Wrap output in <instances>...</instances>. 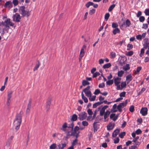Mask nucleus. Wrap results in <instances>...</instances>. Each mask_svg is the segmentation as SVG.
Instances as JSON below:
<instances>
[{"mask_svg":"<svg viewBox=\"0 0 149 149\" xmlns=\"http://www.w3.org/2000/svg\"><path fill=\"white\" fill-rule=\"evenodd\" d=\"M134 107L133 105L131 106L129 109L130 111V112H132L134 111Z\"/></svg>","mask_w":149,"mask_h":149,"instance_id":"obj_51","label":"nucleus"},{"mask_svg":"<svg viewBox=\"0 0 149 149\" xmlns=\"http://www.w3.org/2000/svg\"><path fill=\"white\" fill-rule=\"evenodd\" d=\"M84 51L83 48H82L80 51V54L79 55L80 59V58H82L84 55Z\"/></svg>","mask_w":149,"mask_h":149,"instance_id":"obj_21","label":"nucleus"},{"mask_svg":"<svg viewBox=\"0 0 149 149\" xmlns=\"http://www.w3.org/2000/svg\"><path fill=\"white\" fill-rule=\"evenodd\" d=\"M125 132H121L119 134V137L121 138H123V137L125 136Z\"/></svg>","mask_w":149,"mask_h":149,"instance_id":"obj_41","label":"nucleus"},{"mask_svg":"<svg viewBox=\"0 0 149 149\" xmlns=\"http://www.w3.org/2000/svg\"><path fill=\"white\" fill-rule=\"evenodd\" d=\"M120 29L118 28H116L115 29L113 30V34L116 35V33H120Z\"/></svg>","mask_w":149,"mask_h":149,"instance_id":"obj_24","label":"nucleus"},{"mask_svg":"<svg viewBox=\"0 0 149 149\" xmlns=\"http://www.w3.org/2000/svg\"><path fill=\"white\" fill-rule=\"evenodd\" d=\"M116 53L113 52H112L110 53L111 58H113L116 57Z\"/></svg>","mask_w":149,"mask_h":149,"instance_id":"obj_42","label":"nucleus"},{"mask_svg":"<svg viewBox=\"0 0 149 149\" xmlns=\"http://www.w3.org/2000/svg\"><path fill=\"white\" fill-rule=\"evenodd\" d=\"M132 77L131 74H129L126 77V80L127 81V84H128L130 82L132 81Z\"/></svg>","mask_w":149,"mask_h":149,"instance_id":"obj_12","label":"nucleus"},{"mask_svg":"<svg viewBox=\"0 0 149 149\" xmlns=\"http://www.w3.org/2000/svg\"><path fill=\"white\" fill-rule=\"evenodd\" d=\"M103 103V102H98L95 103L93 104V108H95L98 106Z\"/></svg>","mask_w":149,"mask_h":149,"instance_id":"obj_23","label":"nucleus"},{"mask_svg":"<svg viewBox=\"0 0 149 149\" xmlns=\"http://www.w3.org/2000/svg\"><path fill=\"white\" fill-rule=\"evenodd\" d=\"M109 16H110V15L109 13H106L105 15V16H104L105 19H106L107 20L108 19L109 17Z\"/></svg>","mask_w":149,"mask_h":149,"instance_id":"obj_48","label":"nucleus"},{"mask_svg":"<svg viewBox=\"0 0 149 149\" xmlns=\"http://www.w3.org/2000/svg\"><path fill=\"white\" fill-rule=\"evenodd\" d=\"M90 88V86H88L84 89L82 91L84 92L86 95L88 97H90L92 95Z\"/></svg>","mask_w":149,"mask_h":149,"instance_id":"obj_5","label":"nucleus"},{"mask_svg":"<svg viewBox=\"0 0 149 149\" xmlns=\"http://www.w3.org/2000/svg\"><path fill=\"white\" fill-rule=\"evenodd\" d=\"M77 116L75 114H74L72 116V118H71V120L73 121H75L77 120Z\"/></svg>","mask_w":149,"mask_h":149,"instance_id":"obj_25","label":"nucleus"},{"mask_svg":"<svg viewBox=\"0 0 149 149\" xmlns=\"http://www.w3.org/2000/svg\"><path fill=\"white\" fill-rule=\"evenodd\" d=\"M78 118L80 120H83L86 119L87 117V113L85 112H82L79 115Z\"/></svg>","mask_w":149,"mask_h":149,"instance_id":"obj_7","label":"nucleus"},{"mask_svg":"<svg viewBox=\"0 0 149 149\" xmlns=\"http://www.w3.org/2000/svg\"><path fill=\"white\" fill-rule=\"evenodd\" d=\"M116 114L115 113H112L111 114L110 116V119L113 120V118L115 117Z\"/></svg>","mask_w":149,"mask_h":149,"instance_id":"obj_63","label":"nucleus"},{"mask_svg":"<svg viewBox=\"0 0 149 149\" xmlns=\"http://www.w3.org/2000/svg\"><path fill=\"white\" fill-rule=\"evenodd\" d=\"M96 96L95 95H93L91 97H89V100L91 101H94L95 100L96 98Z\"/></svg>","mask_w":149,"mask_h":149,"instance_id":"obj_37","label":"nucleus"},{"mask_svg":"<svg viewBox=\"0 0 149 149\" xmlns=\"http://www.w3.org/2000/svg\"><path fill=\"white\" fill-rule=\"evenodd\" d=\"M105 109H104V108H102L100 111V116H103L104 113Z\"/></svg>","mask_w":149,"mask_h":149,"instance_id":"obj_34","label":"nucleus"},{"mask_svg":"<svg viewBox=\"0 0 149 149\" xmlns=\"http://www.w3.org/2000/svg\"><path fill=\"white\" fill-rule=\"evenodd\" d=\"M144 13L145 14V15H146L149 16V9H145Z\"/></svg>","mask_w":149,"mask_h":149,"instance_id":"obj_54","label":"nucleus"},{"mask_svg":"<svg viewBox=\"0 0 149 149\" xmlns=\"http://www.w3.org/2000/svg\"><path fill=\"white\" fill-rule=\"evenodd\" d=\"M126 93L125 92H123L121 93L120 94L119 96L120 97H125L126 94Z\"/></svg>","mask_w":149,"mask_h":149,"instance_id":"obj_49","label":"nucleus"},{"mask_svg":"<svg viewBox=\"0 0 149 149\" xmlns=\"http://www.w3.org/2000/svg\"><path fill=\"white\" fill-rule=\"evenodd\" d=\"M115 126L114 123H110L107 125V128L108 130H112Z\"/></svg>","mask_w":149,"mask_h":149,"instance_id":"obj_14","label":"nucleus"},{"mask_svg":"<svg viewBox=\"0 0 149 149\" xmlns=\"http://www.w3.org/2000/svg\"><path fill=\"white\" fill-rule=\"evenodd\" d=\"M111 64L110 63H109L104 65L103 66V68L105 69V68H108L111 67Z\"/></svg>","mask_w":149,"mask_h":149,"instance_id":"obj_31","label":"nucleus"},{"mask_svg":"<svg viewBox=\"0 0 149 149\" xmlns=\"http://www.w3.org/2000/svg\"><path fill=\"white\" fill-rule=\"evenodd\" d=\"M90 84V83L85 80H83L82 82V84L83 86H85L86 85H89Z\"/></svg>","mask_w":149,"mask_h":149,"instance_id":"obj_32","label":"nucleus"},{"mask_svg":"<svg viewBox=\"0 0 149 149\" xmlns=\"http://www.w3.org/2000/svg\"><path fill=\"white\" fill-rule=\"evenodd\" d=\"M56 148V143H53L49 146V149H55Z\"/></svg>","mask_w":149,"mask_h":149,"instance_id":"obj_26","label":"nucleus"},{"mask_svg":"<svg viewBox=\"0 0 149 149\" xmlns=\"http://www.w3.org/2000/svg\"><path fill=\"white\" fill-rule=\"evenodd\" d=\"M142 133V131L141 130L139 129H138L136 131V133L137 134H141Z\"/></svg>","mask_w":149,"mask_h":149,"instance_id":"obj_56","label":"nucleus"},{"mask_svg":"<svg viewBox=\"0 0 149 149\" xmlns=\"http://www.w3.org/2000/svg\"><path fill=\"white\" fill-rule=\"evenodd\" d=\"M16 17L15 21L19 22L20 21V19H21V17L18 13H16L15 15L13 16V20L15 21V18Z\"/></svg>","mask_w":149,"mask_h":149,"instance_id":"obj_8","label":"nucleus"},{"mask_svg":"<svg viewBox=\"0 0 149 149\" xmlns=\"http://www.w3.org/2000/svg\"><path fill=\"white\" fill-rule=\"evenodd\" d=\"M127 104V100H126L124 102L120 103L117 106V109L120 112L122 111V108L125 106Z\"/></svg>","mask_w":149,"mask_h":149,"instance_id":"obj_6","label":"nucleus"},{"mask_svg":"<svg viewBox=\"0 0 149 149\" xmlns=\"http://www.w3.org/2000/svg\"><path fill=\"white\" fill-rule=\"evenodd\" d=\"M12 3H13L14 6H15L18 4L19 2L18 0H13Z\"/></svg>","mask_w":149,"mask_h":149,"instance_id":"obj_30","label":"nucleus"},{"mask_svg":"<svg viewBox=\"0 0 149 149\" xmlns=\"http://www.w3.org/2000/svg\"><path fill=\"white\" fill-rule=\"evenodd\" d=\"M125 24L126 25V27H129L131 24V23L129 19H127L125 22Z\"/></svg>","mask_w":149,"mask_h":149,"instance_id":"obj_28","label":"nucleus"},{"mask_svg":"<svg viewBox=\"0 0 149 149\" xmlns=\"http://www.w3.org/2000/svg\"><path fill=\"white\" fill-rule=\"evenodd\" d=\"M115 5L114 4H113L111 5L109 8L108 9L109 11V12L111 11L115 7Z\"/></svg>","mask_w":149,"mask_h":149,"instance_id":"obj_39","label":"nucleus"},{"mask_svg":"<svg viewBox=\"0 0 149 149\" xmlns=\"http://www.w3.org/2000/svg\"><path fill=\"white\" fill-rule=\"evenodd\" d=\"M82 124L84 126H87L88 125V123L86 121H84L82 122Z\"/></svg>","mask_w":149,"mask_h":149,"instance_id":"obj_53","label":"nucleus"},{"mask_svg":"<svg viewBox=\"0 0 149 149\" xmlns=\"http://www.w3.org/2000/svg\"><path fill=\"white\" fill-rule=\"evenodd\" d=\"M51 98H49L48 99L47 101V102L46 109L47 111H48L49 109L51 103Z\"/></svg>","mask_w":149,"mask_h":149,"instance_id":"obj_13","label":"nucleus"},{"mask_svg":"<svg viewBox=\"0 0 149 149\" xmlns=\"http://www.w3.org/2000/svg\"><path fill=\"white\" fill-rule=\"evenodd\" d=\"M112 26L113 28L116 29L117 28V27L118 26V25L117 23H112Z\"/></svg>","mask_w":149,"mask_h":149,"instance_id":"obj_43","label":"nucleus"},{"mask_svg":"<svg viewBox=\"0 0 149 149\" xmlns=\"http://www.w3.org/2000/svg\"><path fill=\"white\" fill-rule=\"evenodd\" d=\"M148 28V24H143V26L142 27L143 28H144L145 29H146Z\"/></svg>","mask_w":149,"mask_h":149,"instance_id":"obj_64","label":"nucleus"},{"mask_svg":"<svg viewBox=\"0 0 149 149\" xmlns=\"http://www.w3.org/2000/svg\"><path fill=\"white\" fill-rule=\"evenodd\" d=\"M127 85V84L125 82H123L121 83V86L122 87V89L124 88H125Z\"/></svg>","mask_w":149,"mask_h":149,"instance_id":"obj_40","label":"nucleus"},{"mask_svg":"<svg viewBox=\"0 0 149 149\" xmlns=\"http://www.w3.org/2000/svg\"><path fill=\"white\" fill-rule=\"evenodd\" d=\"M66 145L65 143L59 144L58 145V149H64V148L66 147Z\"/></svg>","mask_w":149,"mask_h":149,"instance_id":"obj_16","label":"nucleus"},{"mask_svg":"<svg viewBox=\"0 0 149 149\" xmlns=\"http://www.w3.org/2000/svg\"><path fill=\"white\" fill-rule=\"evenodd\" d=\"M93 4V3L89 1L86 4L85 6L87 8H88L90 6H92Z\"/></svg>","mask_w":149,"mask_h":149,"instance_id":"obj_33","label":"nucleus"},{"mask_svg":"<svg viewBox=\"0 0 149 149\" xmlns=\"http://www.w3.org/2000/svg\"><path fill=\"white\" fill-rule=\"evenodd\" d=\"M110 113V112L109 111L107 110L106 111L104 114V119H106L108 117Z\"/></svg>","mask_w":149,"mask_h":149,"instance_id":"obj_22","label":"nucleus"},{"mask_svg":"<svg viewBox=\"0 0 149 149\" xmlns=\"http://www.w3.org/2000/svg\"><path fill=\"white\" fill-rule=\"evenodd\" d=\"M130 69V67L129 66V64H127L125 66L123 67V69L125 71H127L128 70Z\"/></svg>","mask_w":149,"mask_h":149,"instance_id":"obj_27","label":"nucleus"},{"mask_svg":"<svg viewBox=\"0 0 149 149\" xmlns=\"http://www.w3.org/2000/svg\"><path fill=\"white\" fill-rule=\"evenodd\" d=\"M119 132V130L118 129L115 130L113 132L112 134V136L114 137H116Z\"/></svg>","mask_w":149,"mask_h":149,"instance_id":"obj_19","label":"nucleus"},{"mask_svg":"<svg viewBox=\"0 0 149 149\" xmlns=\"http://www.w3.org/2000/svg\"><path fill=\"white\" fill-rule=\"evenodd\" d=\"M115 86H117L116 88L117 90H121L122 89L121 87H120V85L119 84L115 85Z\"/></svg>","mask_w":149,"mask_h":149,"instance_id":"obj_60","label":"nucleus"},{"mask_svg":"<svg viewBox=\"0 0 149 149\" xmlns=\"http://www.w3.org/2000/svg\"><path fill=\"white\" fill-rule=\"evenodd\" d=\"M13 91H12L10 90L8 92L7 99H10L12 97V95Z\"/></svg>","mask_w":149,"mask_h":149,"instance_id":"obj_17","label":"nucleus"},{"mask_svg":"<svg viewBox=\"0 0 149 149\" xmlns=\"http://www.w3.org/2000/svg\"><path fill=\"white\" fill-rule=\"evenodd\" d=\"M100 75V73L98 72H96L95 73L93 74V77L95 78L97 76L99 75Z\"/></svg>","mask_w":149,"mask_h":149,"instance_id":"obj_52","label":"nucleus"},{"mask_svg":"<svg viewBox=\"0 0 149 149\" xmlns=\"http://www.w3.org/2000/svg\"><path fill=\"white\" fill-rule=\"evenodd\" d=\"M133 54V52L132 51L128 52L127 53V55L128 56H131Z\"/></svg>","mask_w":149,"mask_h":149,"instance_id":"obj_61","label":"nucleus"},{"mask_svg":"<svg viewBox=\"0 0 149 149\" xmlns=\"http://www.w3.org/2000/svg\"><path fill=\"white\" fill-rule=\"evenodd\" d=\"M81 97L82 99L84 100L85 103H87L88 102V99L86 97L84 96L83 92H82L81 93Z\"/></svg>","mask_w":149,"mask_h":149,"instance_id":"obj_20","label":"nucleus"},{"mask_svg":"<svg viewBox=\"0 0 149 149\" xmlns=\"http://www.w3.org/2000/svg\"><path fill=\"white\" fill-rule=\"evenodd\" d=\"M70 132H69V131H68V133L66 134V138H68L70 136H74L75 134L78 133L75 131L74 130L71 132V134H69Z\"/></svg>","mask_w":149,"mask_h":149,"instance_id":"obj_11","label":"nucleus"},{"mask_svg":"<svg viewBox=\"0 0 149 149\" xmlns=\"http://www.w3.org/2000/svg\"><path fill=\"white\" fill-rule=\"evenodd\" d=\"M78 140L77 139H76L74 140H73L72 143V146L74 147L75 145L77 143Z\"/></svg>","mask_w":149,"mask_h":149,"instance_id":"obj_35","label":"nucleus"},{"mask_svg":"<svg viewBox=\"0 0 149 149\" xmlns=\"http://www.w3.org/2000/svg\"><path fill=\"white\" fill-rule=\"evenodd\" d=\"M97 122H94L93 124V127L94 128V132H95L97 130V125H96Z\"/></svg>","mask_w":149,"mask_h":149,"instance_id":"obj_38","label":"nucleus"},{"mask_svg":"<svg viewBox=\"0 0 149 149\" xmlns=\"http://www.w3.org/2000/svg\"><path fill=\"white\" fill-rule=\"evenodd\" d=\"M121 78L119 77H117L114 79V83L115 85H117L119 84L121 80Z\"/></svg>","mask_w":149,"mask_h":149,"instance_id":"obj_15","label":"nucleus"},{"mask_svg":"<svg viewBox=\"0 0 149 149\" xmlns=\"http://www.w3.org/2000/svg\"><path fill=\"white\" fill-rule=\"evenodd\" d=\"M11 102L10 99H7V101L6 102V105L9 106L10 105V103Z\"/></svg>","mask_w":149,"mask_h":149,"instance_id":"obj_57","label":"nucleus"},{"mask_svg":"<svg viewBox=\"0 0 149 149\" xmlns=\"http://www.w3.org/2000/svg\"><path fill=\"white\" fill-rule=\"evenodd\" d=\"M129 149H138V148L136 146H132L130 147Z\"/></svg>","mask_w":149,"mask_h":149,"instance_id":"obj_58","label":"nucleus"},{"mask_svg":"<svg viewBox=\"0 0 149 149\" xmlns=\"http://www.w3.org/2000/svg\"><path fill=\"white\" fill-rule=\"evenodd\" d=\"M1 24L4 26L6 28H8L10 26H13L14 24L12 23L10 21V19L9 18H8L5 20L4 22H2L1 23Z\"/></svg>","mask_w":149,"mask_h":149,"instance_id":"obj_4","label":"nucleus"},{"mask_svg":"<svg viewBox=\"0 0 149 149\" xmlns=\"http://www.w3.org/2000/svg\"><path fill=\"white\" fill-rule=\"evenodd\" d=\"M124 73V71L122 70L119 71L118 73V77H121Z\"/></svg>","mask_w":149,"mask_h":149,"instance_id":"obj_36","label":"nucleus"},{"mask_svg":"<svg viewBox=\"0 0 149 149\" xmlns=\"http://www.w3.org/2000/svg\"><path fill=\"white\" fill-rule=\"evenodd\" d=\"M101 93L100 90L98 89H97L95 90V91L94 92V94L95 95H97L99 93L101 94Z\"/></svg>","mask_w":149,"mask_h":149,"instance_id":"obj_47","label":"nucleus"},{"mask_svg":"<svg viewBox=\"0 0 149 149\" xmlns=\"http://www.w3.org/2000/svg\"><path fill=\"white\" fill-rule=\"evenodd\" d=\"M25 7L24 6L20 7L19 9V12L22 15V17H24L25 16L28 17L30 15V12L29 10H25Z\"/></svg>","mask_w":149,"mask_h":149,"instance_id":"obj_2","label":"nucleus"},{"mask_svg":"<svg viewBox=\"0 0 149 149\" xmlns=\"http://www.w3.org/2000/svg\"><path fill=\"white\" fill-rule=\"evenodd\" d=\"M145 19V17L143 16H141L139 18V20L140 22H142L144 21Z\"/></svg>","mask_w":149,"mask_h":149,"instance_id":"obj_55","label":"nucleus"},{"mask_svg":"<svg viewBox=\"0 0 149 149\" xmlns=\"http://www.w3.org/2000/svg\"><path fill=\"white\" fill-rule=\"evenodd\" d=\"M105 86V84L104 83L100 84L99 85V87L100 88H103Z\"/></svg>","mask_w":149,"mask_h":149,"instance_id":"obj_62","label":"nucleus"},{"mask_svg":"<svg viewBox=\"0 0 149 149\" xmlns=\"http://www.w3.org/2000/svg\"><path fill=\"white\" fill-rule=\"evenodd\" d=\"M125 22H123L122 24H119V26L120 28L121 29H122L123 27L125 25Z\"/></svg>","mask_w":149,"mask_h":149,"instance_id":"obj_59","label":"nucleus"},{"mask_svg":"<svg viewBox=\"0 0 149 149\" xmlns=\"http://www.w3.org/2000/svg\"><path fill=\"white\" fill-rule=\"evenodd\" d=\"M74 126V124L73 122H72L70 124L68 125V126L67 125V123H65L62 125V130L63 131H65L66 128H69V130L68 131L69 132H71L73 130V128Z\"/></svg>","mask_w":149,"mask_h":149,"instance_id":"obj_3","label":"nucleus"},{"mask_svg":"<svg viewBox=\"0 0 149 149\" xmlns=\"http://www.w3.org/2000/svg\"><path fill=\"white\" fill-rule=\"evenodd\" d=\"M40 65V63L39 61L38 62V63L36 64L35 67L33 69V70L34 71H36V70H37L38 68L39 67Z\"/></svg>","mask_w":149,"mask_h":149,"instance_id":"obj_29","label":"nucleus"},{"mask_svg":"<svg viewBox=\"0 0 149 149\" xmlns=\"http://www.w3.org/2000/svg\"><path fill=\"white\" fill-rule=\"evenodd\" d=\"M95 10L94 9H93L90 10L89 12V14L90 15H92L95 12Z\"/></svg>","mask_w":149,"mask_h":149,"instance_id":"obj_46","label":"nucleus"},{"mask_svg":"<svg viewBox=\"0 0 149 149\" xmlns=\"http://www.w3.org/2000/svg\"><path fill=\"white\" fill-rule=\"evenodd\" d=\"M4 6L5 7H8L9 8H12L13 6L12 2L11 1H7L5 4Z\"/></svg>","mask_w":149,"mask_h":149,"instance_id":"obj_10","label":"nucleus"},{"mask_svg":"<svg viewBox=\"0 0 149 149\" xmlns=\"http://www.w3.org/2000/svg\"><path fill=\"white\" fill-rule=\"evenodd\" d=\"M22 122V116L20 114H17L16 118L13 123V125L15 127L16 131L19 128Z\"/></svg>","mask_w":149,"mask_h":149,"instance_id":"obj_1","label":"nucleus"},{"mask_svg":"<svg viewBox=\"0 0 149 149\" xmlns=\"http://www.w3.org/2000/svg\"><path fill=\"white\" fill-rule=\"evenodd\" d=\"M117 106L116 104H115L113 106L111 110V112H115L117 111V110L116 109Z\"/></svg>","mask_w":149,"mask_h":149,"instance_id":"obj_18","label":"nucleus"},{"mask_svg":"<svg viewBox=\"0 0 149 149\" xmlns=\"http://www.w3.org/2000/svg\"><path fill=\"white\" fill-rule=\"evenodd\" d=\"M148 109L146 107L142 108L140 112L143 116H145L147 114Z\"/></svg>","mask_w":149,"mask_h":149,"instance_id":"obj_9","label":"nucleus"},{"mask_svg":"<svg viewBox=\"0 0 149 149\" xmlns=\"http://www.w3.org/2000/svg\"><path fill=\"white\" fill-rule=\"evenodd\" d=\"M113 81L112 80H110L107 82V84L108 85H112L113 83Z\"/></svg>","mask_w":149,"mask_h":149,"instance_id":"obj_45","label":"nucleus"},{"mask_svg":"<svg viewBox=\"0 0 149 149\" xmlns=\"http://www.w3.org/2000/svg\"><path fill=\"white\" fill-rule=\"evenodd\" d=\"M133 47V45H132L128 44L127 45V50H130L132 49Z\"/></svg>","mask_w":149,"mask_h":149,"instance_id":"obj_44","label":"nucleus"},{"mask_svg":"<svg viewBox=\"0 0 149 149\" xmlns=\"http://www.w3.org/2000/svg\"><path fill=\"white\" fill-rule=\"evenodd\" d=\"M87 112L88 114L90 115H92L93 113L92 110L90 109H88Z\"/></svg>","mask_w":149,"mask_h":149,"instance_id":"obj_50","label":"nucleus"}]
</instances>
